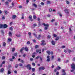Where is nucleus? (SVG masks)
<instances>
[{
    "instance_id": "obj_1",
    "label": "nucleus",
    "mask_w": 75,
    "mask_h": 75,
    "mask_svg": "<svg viewBox=\"0 0 75 75\" xmlns=\"http://www.w3.org/2000/svg\"><path fill=\"white\" fill-rule=\"evenodd\" d=\"M71 68L73 70H71V72L74 71V70H75V64H72L71 65Z\"/></svg>"
},
{
    "instance_id": "obj_2",
    "label": "nucleus",
    "mask_w": 75,
    "mask_h": 75,
    "mask_svg": "<svg viewBox=\"0 0 75 75\" xmlns=\"http://www.w3.org/2000/svg\"><path fill=\"white\" fill-rule=\"evenodd\" d=\"M43 25L45 26V30H46L48 28V27H49V25H48V24L43 23Z\"/></svg>"
},
{
    "instance_id": "obj_3",
    "label": "nucleus",
    "mask_w": 75,
    "mask_h": 75,
    "mask_svg": "<svg viewBox=\"0 0 75 75\" xmlns=\"http://www.w3.org/2000/svg\"><path fill=\"white\" fill-rule=\"evenodd\" d=\"M46 52L47 53L48 55H50V54H51V55H53V52L52 51L50 52V51H47Z\"/></svg>"
},
{
    "instance_id": "obj_4",
    "label": "nucleus",
    "mask_w": 75,
    "mask_h": 75,
    "mask_svg": "<svg viewBox=\"0 0 75 75\" xmlns=\"http://www.w3.org/2000/svg\"><path fill=\"white\" fill-rule=\"evenodd\" d=\"M26 67L27 68H28L29 70H30L31 69V65L30 64H28L26 66Z\"/></svg>"
},
{
    "instance_id": "obj_5",
    "label": "nucleus",
    "mask_w": 75,
    "mask_h": 75,
    "mask_svg": "<svg viewBox=\"0 0 75 75\" xmlns=\"http://www.w3.org/2000/svg\"><path fill=\"white\" fill-rule=\"evenodd\" d=\"M65 70L62 69V72L63 74H62V75H66V73L65 72Z\"/></svg>"
},
{
    "instance_id": "obj_6",
    "label": "nucleus",
    "mask_w": 75,
    "mask_h": 75,
    "mask_svg": "<svg viewBox=\"0 0 75 75\" xmlns=\"http://www.w3.org/2000/svg\"><path fill=\"white\" fill-rule=\"evenodd\" d=\"M39 71H41L42 70H44L45 69V67H41L39 68Z\"/></svg>"
},
{
    "instance_id": "obj_7",
    "label": "nucleus",
    "mask_w": 75,
    "mask_h": 75,
    "mask_svg": "<svg viewBox=\"0 0 75 75\" xmlns=\"http://www.w3.org/2000/svg\"><path fill=\"white\" fill-rule=\"evenodd\" d=\"M50 56L48 55L47 57V62H49V61H50Z\"/></svg>"
},
{
    "instance_id": "obj_8",
    "label": "nucleus",
    "mask_w": 75,
    "mask_h": 75,
    "mask_svg": "<svg viewBox=\"0 0 75 75\" xmlns=\"http://www.w3.org/2000/svg\"><path fill=\"white\" fill-rule=\"evenodd\" d=\"M64 11L67 14H68L69 13V9H65L64 10Z\"/></svg>"
},
{
    "instance_id": "obj_9",
    "label": "nucleus",
    "mask_w": 75,
    "mask_h": 75,
    "mask_svg": "<svg viewBox=\"0 0 75 75\" xmlns=\"http://www.w3.org/2000/svg\"><path fill=\"white\" fill-rule=\"evenodd\" d=\"M7 27H8V25L7 24H4L3 25V28H7Z\"/></svg>"
},
{
    "instance_id": "obj_10",
    "label": "nucleus",
    "mask_w": 75,
    "mask_h": 75,
    "mask_svg": "<svg viewBox=\"0 0 75 75\" xmlns=\"http://www.w3.org/2000/svg\"><path fill=\"white\" fill-rule=\"evenodd\" d=\"M51 43L53 45H55V42L54 40H52L51 41Z\"/></svg>"
},
{
    "instance_id": "obj_11",
    "label": "nucleus",
    "mask_w": 75,
    "mask_h": 75,
    "mask_svg": "<svg viewBox=\"0 0 75 75\" xmlns=\"http://www.w3.org/2000/svg\"><path fill=\"white\" fill-rule=\"evenodd\" d=\"M14 58H15V57L13 56L12 58L10 59V61H13V60Z\"/></svg>"
},
{
    "instance_id": "obj_12",
    "label": "nucleus",
    "mask_w": 75,
    "mask_h": 75,
    "mask_svg": "<svg viewBox=\"0 0 75 75\" xmlns=\"http://www.w3.org/2000/svg\"><path fill=\"white\" fill-rule=\"evenodd\" d=\"M4 71V70L3 68H2L0 70V72H3Z\"/></svg>"
},
{
    "instance_id": "obj_13",
    "label": "nucleus",
    "mask_w": 75,
    "mask_h": 75,
    "mask_svg": "<svg viewBox=\"0 0 75 75\" xmlns=\"http://www.w3.org/2000/svg\"><path fill=\"white\" fill-rule=\"evenodd\" d=\"M16 16L13 15L12 16V18L13 19H15V18H16Z\"/></svg>"
},
{
    "instance_id": "obj_14",
    "label": "nucleus",
    "mask_w": 75,
    "mask_h": 75,
    "mask_svg": "<svg viewBox=\"0 0 75 75\" xmlns=\"http://www.w3.org/2000/svg\"><path fill=\"white\" fill-rule=\"evenodd\" d=\"M29 18H30V21H33V20H32V16H29Z\"/></svg>"
},
{
    "instance_id": "obj_15",
    "label": "nucleus",
    "mask_w": 75,
    "mask_h": 75,
    "mask_svg": "<svg viewBox=\"0 0 75 75\" xmlns=\"http://www.w3.org/2000/svg\"><path fill=\"white\" fill-rule=\"evenodd\" d=\"M41 51V49H37L36 51V52H39Z\"/></svg>"
},
{
    "instance_id": "obj_16",
    "label": "nucleus",
    "mask_w": 75,
    "mask_h": 75,
    "mask_svg": "<svg viewBox=\"0 0 75 75\" xmlns=\"http://www.w3.org/2000/svg\"><path fill=\"white\" fill-rule=\"evenodd\" d=\"M33 6H34V7H35V8H37V5H36V4H33Z\"/></svg>"
},
{
    "instance_id": "obj_17",
    "label": "nucleus",
    "mask_w": 75,
    "mask_h": 75,
    "mask_svg": "<svg viewBox=\"0 0 75 75\" xmlns=\"http://www.w3.org/2000/svg\"><path fill=\"white\" fill-rule=\"evenodd\" d=\"M3 27V25L2 24H0V28H1Z\"/></svg>"
},
{
    "instance_id": "obj_18",
    "label": "nucleus",
    "mask_w": 75,
    "mask_h": 75,
    "mask_svg": "<svg viewBox=\"0 0 75 75\" xmlns=\"http://www.w3.org/2000/svg\"><path fill=\"white\" fill-rule=\"evenodd\" d=\"M67 51L69 52V53H71V50L67 49Z\"/></svg>"
},
{
    "instance_id": "obj_19",
    "label": "nucleus",
    "mask_w": 75,
    "mask_h": 75,
    "mask_svg": "<svg viewBox=\"0 0 75 75\" xmlns=\"http://www.w3.org/2000/svg\"><path fill=\"white\" fill-rule=\"evenodd\" d=\"M58 14H59V16H60V17H62V15L61 14V13L60 12H59L58 13Z\"/></svg>"
},
{
    "instance_id": "obj_20",
    "label": "nucleus",
    "mask_w": 75,
    "mask_h": 75,
    "mask_svg": "<svg viewBox=\"0 0 75 75\" xmlns=\"http://www.w3.org/2000/svg\"><path fill=\"white\" fill-rule=\"evenodd\" d=\"M23 50H24V47H23L21 49L20 52H22L23 51Z\"/></svg>"
},
{
    "instance_id": "obj_21",
    "label": "nucleus",
    "mask_w": 75,
    "mask_h": 75,
    "mask_svg": "<svg viewBox=\"0 0 75 75\" xmlns=\"http://www.w3.org/2000/svg\"><path fill=\"white\" fill-rule=\"evenodd\" d=\"M21 18L22 19H24V14H23L22 15Z\"/></svg>"
},
{
    "instance_id": "obj_22",
    "label": "nucleus",
    "mask_w": 75,
    "mask_h": 75,
    "mask_svg": "<svg viewBox=\"0 0 75 75\" xmlns=\"http://www.w3.org/2000/svg\"><path fill=\"white\" fill-rule=\"evenodd\" d=\"M40 37H41V35H39V36L38 37V40H40Z\"/></svg>"
},
{
    "instance_id": "obj_23",
    "label": "nucleus",
    "mask_w": 75,
    "mask_h": 75,
    "mask_svg": "<svg viewBox=\"0 0 75 75\" xmlns=\"http://www.w3.org/2000/svg\"><path fill=\"white\" fill-rule=\"evenodd\" d=\"M8 41L10 42V41H11L12 40L11 38H8Z\"/></svg>"
},
{
    "instance_id": "obj_24",
    "label": "nucleus",
    "mask_w": 75,
    "mask_h": 75,
    "mask_svg": "<svg viewBox=\"0 0 75 75\" xmlns=\"http://www.w3.org/2000/svg\"><path fill=\"white\" fill-rule=\"evenodd\" d=\"M9 30H11V31H12L13 29V28L11 27L9 28Z\"/></svg>"
},
{
    "instance_id": "obj_25",
    "label": "nucleus",
    "mask_w": 75,
    "mask_h": 75,
    "mask_svg": "<svg viewBox=\"0 0 75 75\" xmlns=\"http://www.w3.org/2000/svg\"><path fill=\"white\" fill-rule=\"evenodd\" d=\"M9 36H11V35H12V34L11 33V32H9Z\"/></svg>"
},
{
    "instance_id": "obj_26",
    "label": "nucleus",
    "mask_w": 75,
    "mask_h": 75,
    "mask_svg": "<svg viewBox=\"0 0 75 75\" xmlns=\"http://www.w3.org/2000/svg\"><path fill=\"white\" fill-rule=\"evenodd\" d=\"M33 35L35 36V37H37V35L35 33H33Z\"/></svg>"
},
{
    "instance_id": "obj_27",
    "label": "nucleus",
    "mask_w": 75,
    "mask_h": 75,
    "mask_svg": "<svg viewBox=\"0 0 75 75\" xmlns=\"http://www.w3.org/2000/svg\"><path fill=\"white\" fill-rule=\"evenodd\" d=\"M25 51H28V48L27 47H26L25 48Z\"/></svg>"
},
{
    "instance_id": "obj_28",
    "label": "nucleus",
    "mask_w": 75,
    "mask_h": 75,
    "mask_svg": "<svg viewBox=\"0 0 75 75\" xmlns=\"http://www.w3.org/2000/svg\"><path fill=\"white\" fill-rule=\"evenodd\" d=\"M33 18L34 19H36L37 18V17L35 15H34L33 16Z\"/></svg>"
},
{
    "instance_id": "obj_29",
    "label": "nucleus",
    "mask_w": 75,
    "mask_h": 75,
    "mask_svg": "<svg viewBox=\"0 0 75 75\" xmlns=\"http://www.w3.org/2000/svg\"><path fill=\"white\" fill-rule=\"evenodd\" d=\"M16 36H17V37H20L21 35H20L17 34L16 35Z\"/></svg>"
},
{
    "instance_id": "obj_30",
    "label": "nucleus",
    "mask_w": 75,
    "mask_h": 75,
    "mask_svg": "<svg viewBox=\"0 0 75 75\" xmlns=\"http://www.w3.org/2000/svg\"><path fill=\"white\" fill-rule=\"evenodd\" d=\"M57 69L58 70H59V69H61V67H60L59 66H58V68H57Z\"/></svg>"
},
{
    "instance_id": "obj_31",
    "label": "nucleus",
    "mask_w": 75,
    "mask_h": 75,
    "mask_svg": "<svg viewBox=\"0 0 75 75\" xmlns=\"http://www.w3.org/2000/svg\"><path fill=\"white\" fill-rule=\"evenodd\" d=\"M6 43L4 42L3 43V46H4V47H5V46H6Z\"/></svg>"
},
{
    "instance_id": "obj_32",
    "label": "nucleus",
    "mask_w": 75,
    "mask_h": 75,
    "mask_svg": "<svg viewBox=\"0 0 75 75\" xmlns=\"http://www.w3.org/2000/svg\"><path fill=\"white\" fill-rule=\"evenodd\" d=\"M40 4L41 5H42V6H44V3L43 2H41V3H40Z\"/></svg>"
},
{
    "instance_id": "obj_33",
    "label": "nucleus",
    "mask_w": 75,
    "mask_h": 75,
    "mask_svg": "<svg viewBox=\"0 0 75 75\" xmlns=\"http://www.w3.org/2000/svg\"><path fill=\"white\" fill-rule=\"evenodd\" d=\"M11 74V71L10 70L8 71V74L9 75V74Z\"/></svg>"
},
{
    "instance_id": "obj_34",
    "label": "nucleus",
    "mask_w": 75,
    "mask_h": 75,
    "mask_svg": "<svg viewBox=\"0 0 75 75\" xmlns=\"http://www.w3.org/2000/svg\"><path fill=\"white\" fill-rule=\"evenodd\" d=\"M4 13H5V15H6V14H7V11H4Z\"/></svg>"
},
{
    "instance_id": "obj_35",
    "label": "nucleus",
    "mask_w": 75,
    "mask_h": 75,
    "mask_svg": "<svg viewBox=\"0 0 75 75\" xmlns=\"http://www.w3.org/2000/svg\"><path fill=\"white\" fill-rule=\"evenodd\" d=\"M30 61H33V58H30Z\"/></svg>"
},
{
    "instance_id": "obj_36",
    "label": "nucleus",
    "mask_w": 75,
    "mask_h": 75,
    "mask_svg": "<svg viewBox=\"0 0 75 75\" xmlns=\"http://www.w3.org/2000/svg\"><path fill=\"white\" fill-rule=\"evenodd\" d=\"M37 26V24H34L33 25V27H36Z\"/></svg>"
},
{
    "instance_id": "obj_37",
    "label": "nucleus",
    "mask_w": 75,
    "mask_h": 75,
    "mask_svg": "<svg viewBox=\"0 0 75 75\" xmlns=\"http://www.w3.org/2000/svg\"><path fill=\"white\" fill-rule=\"evenodd\" d=\"M55 20L54 19H52L51 21V22H52H52H54V21H55Z\"/></svg>"
},
{
    "instance_id": "obj_38",
    "label": "nucleus",
    "mask_w": 75,
    "mask_h": 75,
    "mask_svg": "<svg viewBox=\"0 0 75 75\" xmlns=\"http://www.w3.org/2000/svg\"><path fill=\"white\" fill-rule=\"evenodd\" d=\"M41 45H45V43H41Z\"/></svg>"
},
{
    "instance_id": "obj_39",
    "label": "nucleus",
    "mask_w": 75,
    "mask_h": 75,
    "mask_svg": "<svg viewBox=\"0 0 75 75\" xmlns=\"http://www.w3.org/2000/svg\"><path fill=\"white\" fill-rule=\"evenodd\" d=\"M32 65H33V66H35V63H32Z\"/></svg>"
},
{
    "instance_id": "obj_40",
    "label": "nucleus",
    "mask_w": 75,
    "mask_h": 75,
    "mask_svg": "<svg viewBox=\"0 0 75 75\" xmlns=\"http://www.w3.org/2000/svg\"><path fill=\"white\" fill-rule=\"evenodd\" d=\"M12 7H14V3H12Z\"/></svg>"
},
{
    "instance_id": "obj_41",
    "label": "nucleus",
    "mask_w": 75,
    "mask_h": 75,
    "mask_svg": "<svg viewBox=\"0 0 75 75\" xmlns=\"http://www.w3.org/2000/svg\"><path fill=\"white\" fill-rule=\"evenodd\" d=\"M30 44V41H28L27 42V44H28H28Z\"/></svg>"
},
{
    "instance_id": "obj_42",
    "label": "nucleus",
    "mask_w": 75,
    "mask_h": 75,
    "mask_svg": "<svg viewBox=\"0 0 75 75\" xmlns=\"http://www.w3.org/2000/svg\"><path fill=\"white\" fill-rule=\"evenodd\" d=\"M59 39V37H57V38H56L55 39V40H58Z\"/></svg>"
},
{
    "instance_id": "obj_43",
    "label": "nucleus",
    "mask_w": 75,
    "mask_h": 75,
    "mask_svg": "<svg viewBox=\"0 0 75 75\" xmlns=\"http://www.w3.org/2000/svg\"><path fill=\"white\" fill-rule=\"evenodd\" d=\"M17 67H18V64H16L15 67V68H17Z\"/></svg>"
},
{
    "instance_id": "obj_44",
    "label": "nucleus",
    "mask_w": 75,
    "mask_h": 75,
    "mask_svg": "<svg viewBox=\"0 0 75 75\" xmlns=\"http://www.w3.org/2000/svg\"><path fill=\"white\" fill-rule=\"evenodd\" d=\"M2 59H5V57L4 56H3L2 57Z\"/></svg>"
},
{
    "instance_id": "obj_45",
    "label": "nucleus",
    "mask_w": 75,
    "mask_h": 75,
    "mask_svg": "<svg viewBox=\"0 0 75 75\" xmlns=\"http://www.w3.org/2000/svg\"><path fill=\"white\" fill-rule=\"evenodd\" d=\"M65 46H62V48H65Z\"/></svg>"
},
{
    "instance_id": "obj_46",
    "label": "nucleus",
    "mask_w": 75,
    "mask_h": 75,
    "mask_svg": "<svg viewBox=\"0 0 75 75\" xmlns=\"http://www.w3.org/2000/svg\"><path fill=\"white\" fill-rule=\"evenodd\" d=\"M69 32H71L72 31V30H71V28H69Z\"/></svg>"
},
{
    "instance_id": "obj_47",
    "label": "nucleus",
    "mask_w": 75,
    "mask_h": 75,
    "mask_svg": "<svg viewBox=\"0 0 75 75\" xmlns=\"http://www.w3.org/2000/svg\"><path fill=\"white\" fill-rule=\"evenodd\" d=\"M66 3L67 4H69V2L68 1H66Z\"/></svg>"
},
{
    "instance_id": "obj_48",
    "label": "nucleus",
    "mask_w": 75,
    "mask_h": 75,
    "mask_svg": "<svg viewBox=\"0 0 75 75\" xmlns=\"http://www.w3.org/2000/svg\"><path fill=\"white\" fill-rule=\"evenodd\" d=\"M53 36H54V37H57V35H55V34H54V35H53Z\"/></svg>"
},
{
    "instance_id": "obj_49",
    "label": "nucleus",
    "mask_w": 75,
    "mask_h": 75,
    "mask_svg": "<svg viewBox=\"0 0 75 75\" xmlns=\"http://www.w3.org/2000/svg\"><path fill=\"white\" fill-rule=\"evenodd\" d=\"M32 71L33 72H34V71H35V68H33L32 69Z\"/></svg>"
},
{
    "instance_id": "obj_50",
    "label": "nucleus",
    "mask_w": 75,
    "mask_h": 75,
    "mask_svg": "<svg viewBox=\"0 0 75 75\" xmlns=\"http://www.w3.org/2000/svg\"><path fill=\"white\" fill-rule=\"evenodd\" d=\"M14 56H17V53H16L14 54Z\"/></svg>"
},
{
    "instance_id": "obj_51",
    "label": "nucleus",
    "mask_w": 75,
    "mask_h": 75,
    "mask_svg": "<svg viewBox=\"0 0 75 75\" xmlns=\"http://www.w3.org/2000/svg\"><path fill=\"white\" fill-rule=\"evenodd\" d=\"M59 62L61 61V59L60 58H59L57 60Z\"/></svg>"
},
{
    "instance_id": "obj_52",
    "label": "nucleus",
    "mask_w": 75,
    "mask_h": 75,
    "mask_svg": "<svg viewBox=\"0 0 75 75\" xmlns=\"http://www.w3.org/2000/svg\"><path fill=\"white\" fill-rule=\"evenodd\" d=\"M5 62H5V61H4L2 62V64H5Z\"/></svg>"
},
{
    "instance_id": "obj_53",
    "label": "nucleus",
    "mask_w": 75,
    "mask_h": 75,
    "mask_svg": "<svg viewBox=\"0 0 75 75\" xmlns=\"http://www.w3.org/2000/svg\"><path fill=\"white\" fill-rule=\"evenodd\" d=\"M14 73H15V74H17V71L16 70H15L14 71Z\"/></svg>"
},
{
    "instance_id": "obj_54",
    "label": "nucleus",
    "mask_w": 75,
    "mask_h": 75,
    "mask_svg": "<svg viewBox=\"0 0 75 75\" xmlns=\"http://www.w3.org/2000/svg\"><path fill=\"white\" fill-rule=\"evenodd\" d=\"M15 50V48H13L12 49V51L13 52V51H14V50Z\"/></svg>"
},
{
    "instance_id": "obj_55",
    "label": "nucleus",
    "mask_w": 75,
    "mask_h": 75,
    "mask_svg": "<svg viewBox=\"0 0 75 75\" xmlns=\"http://www.w3.org/2000/svg\"><path fill=\"white\" fill-rule=\"evenodd\" d=\"M50 1H47V4H50Z\"/></svg>"
},
{
    "instance_id": "obj_56",
    "label": "nucleus",
    "mask_w": 75,
    "mask_h": 75,
    "mask_svg": "<svg viewBox=\"0 0 75 75\" xmlns=\"http://www.w3.org/2000/svg\"><path fill=\"white\" fill-rule=\"evenodd\" d=\"M19 8H22V6H19Z\"/></svg>"
},
{
    "instance_id": "obj_57",
    "label": "nucleus",
    "mask_w": 75,
    "mask_h": 75,
    "mask_svg": "<svg viewBox=\"0 0 75 75\" xmlns=\"http://www.w3.org/2000/svg\"><path fill=\"white\" fill-rule=\"evenodd\" d=\"M47 38H51V36L50 35H48L47 36Z\"/></svg>"
},
{
    "instance_id": "obj_58",
    "label": "nucleus",
    "mask_w": 75,
    "mask_h": 75,
    "mask_svg": "<svg viewBox=\"0 0 75 75\" xmlns=\"http://www.w3.org/2000/svg\"><path fill=\"white\" fill-rule=\"evenodd\" d=\"M28 34L29 35H31V33L30 32H29Z\"/></svg>"
},
{
    "instance_id": "obj_59",
    "label": "nucleus",
    "mask_w": 75,
    "mask_h": 75,
    "mask_svg": "<svg viewBox=\"0 0 75 75\" xmlns=\"http://www.w3.org/2000/svg\"><path fill=\"white\" fill-rule=\"evenodd\" d=\"M26 55H25V54H24L23 55V57H25L26 56Z\"/></svg>"
},
{
    "instance_id": "obj_60",
    "label": "nucleus",
    "mask_w": 75,
    "mask_h": 75,
    "mask_svg": "<svg viewBox=\"0 0 75 75\" xmlns=\"http://www.w3.org/2000/svg\"><path fill=\"white\" fill-rule=\"evenodd\" d=\"M59 75V72H57L56 73V75Z\"/></svg>"
},
{
    "instance_id": "obj_61",
    "label": "nucleus",
    "mask_w": 75,
    "mask_h": 75,
    "mask_svg": "<svg viewBox=\"0 0 75 75\" xmlns=\"http://www.w3.org/2000/svg\"><path fill=\"white\" fill-rule=\"evenodd\" d=\"M5 4H8V2L6 1L5 2Z\"/></svg>"
},
{
    "instance_id": "obj_62",
    "label": "nucleus",
    "mask_w": 75,
    "mask_h": 75,
    "mask_svg": "<svg viewBox=\"0 0 75 75\" xmlns=\"http://www.w3.org/2000/svg\"><path fill=\"white\" fill-rule=\"evenodd\" d=\"M21 62L22 63H24V61H23V60H21Z\"/></svg>"
},
{
    "instance_id": "obj_63",
    "label": "nucleus",
    "mask_w": 75,
    "mask_h": 75,
    "mask_svg": "<svg viewBox=\"0 0 75 75\" xmlns=\"http://www.w3.org/2000/svg\"><path fill=\"white\" fill-rule=\"evenodd\" d=\"M49 11L50 12H51V11H52V9H50Z\"/></svg>"
},
{
    "instance_id": "obj_64",
    "label": "nucleus",
    "mask_w": 75,
    "mask_h": 75,
    "mask_svg": "<svg viewBox=\"0 0 75 75\" xmlns=\"http://www.w3.org/2000/svg\"><path fill=\"white\" fill-rule=\"evenodd\" d=\"M29 2V0H26V3H27V4H28V3Z\"/></svg>"
}]
</instances>
